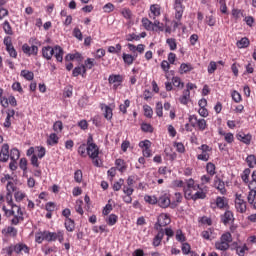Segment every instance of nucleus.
<instances>
[{
	"label": "nucleus",
	"instance_id": "1",
	"mask_svg": "<svg viewBox=\"0 0 256 256\" xmlns=\"http://www.w3.org/2000/svg\"><path fill=\"white\" fill-rule=\"evenodd\" d=\"M53 55L58 63H63V56L65 55V51L61 46L55 45L54 47H42V57L46 59V61H51V59H53Z\"/></svg>",
	"mask_w": 256,
	"mask_h": 256
},
{
	"label": "nucleus",
	"instance_id": "2",
	"mask_svg": "<svg viewBox=\"0 0 256 256\" xmlns=\"http://www.w3.org/2000/svg\"><path fill=\"white\" fill-rule=\"evenodd\" d=\"M87 156L90 157L93 161L95 167H102L103 161L99 159V146L95 144L93 140V135L89 134L87 138Z\"/></svg>",
	"mask_w": 256,
	"mask_h": 256
},
{
	"label": "nucleus",
	"instance_id": "3",
	"mask_svg": "<svg viewBox=\"0 0 256 256\" xmlns=\"http://www.w3.org/2000/svg\"><path fill=\"white\" fill-rule=\"evenodd\" d=\"M251 181L248 184L249 194H248V203L253 206V209H256V170L252 172Z\"/></svg>",
	"mask_w": 256,
	"mask_h": 256
},
{
	"label": "nucleus",
	"instance_id": "4",
	"mask_svg": "<svg viewBox=\"0 0 256 256\" xmlns=\"http://www.w3.org/2000/svg\"><path fill=\"white\" fill-rule=\"evenodd\" d=\"M46 241L48 243L59 241V243H63L65 241V232L63 230H58L57 232H49L46 230Z\"/></svg>",
	"mask_w": 256,
	"mask_h": 256
},
{
	"label": "nucleus",
	"instance_id": "5",
	"mask_svg": "<svg viewBox=\"0 0 256 256\" xmlns=\"http://www.w3.org/2000/svg\"><path fill=\"white\" fill-rule=\"evenodd\" d=\"M171 223V218L167 214H160L157 218V222L154 224L156 231H165L163 227H167Z\"/></svg>",
	"mask_w": 256,
	"mask_h": 256
},
{
	"label": "nucleus",
	"instance_id": "6",
	"mask_svg": "<svg viewBox=\"0 0 256 256\" xmlns=\"http://www.w3.org/2000/svg\"><path fill=\"white\" fill-rule=\"evenodd\" d=\"M3 44L6 47L8 55L13 59H17V50L15 49V46H13V39L11 36L4 37Z\"/></svg>",
	"mask_w": 256,
	"mask_h": 256
},
{
	"label": "nucleus",
	"instance_id": "7",
	"mask_svg": "<svg viewBox=\"0 0 256 256\" xmlns=\"http://www.w3.org/2000/svg\"><path fill=\"white\" fill-rule=\"evenodd\" d=\"M124 79L125 77L121 74H111L108 77V83L113 85L114 91H117V89H119V87H121L123 84Z\"/></svg>",
	"mask_w": 256,
	"mask_h": 256
},
{
	"label": "nucleus",
	"instance_id": "8",
	"mask_svg": "<svg viewBox=\"0 0 256 256\" xmlns=\"http://www.w3.org/2000/svg\"><path fill=\"white\" fill-rule=\"evenodd\" d=\"M235 208L238 213H247V202L243 199L241 194L235 195Z\"/></svg>",
	"mask_w": 256,
	"mask_h": 256
},
{
	"label": "nucleus",
	"instance_id": "9",
	"mask_svg": "<svg viewBox=\"0 0 256 256\" xmlns=\"http://www.w3.org/2000/svg\"><path fill=\"white\" fill-rule=\"evenodd\" d=\"M189 122L191 123L192 127H198L200 131H205L207 129V121L205 119H197V116L190 115Z\"/></svg>",
	"mask_w": 256,
	"mask_h": 256
},
{
	"label": "nucleus",
	"instance_id": "10",
	"mask_svg": "<svg viewBox=\"0 0 256 256\" xmlns=\"http://www.w3.org/2000/svg\"><path fill=\"white\" fill-rule=\"evenodd\" d=\"M175 19L181 21L183 19V13H185V5L183 0H174Z\"/></svg>",
	"mask_w": 256,
	"mask_h": 256
},
{
	"label": "nucleus",
	"instance_id": "11",
	"mask_svg": "<svg viewBox=\"0 0 256 256\" xmlns=\"http://www.w3.org/2000/svg\"><path fill=\"white\" fill-rule=\"evenodd\" d=\"M210 207L211 209H229V202L227 198L217 196L215 203H211Z\"/></svg>",
	"mask_w": 256,
	"mask_h": 256
},
{
	"label": "nucleus",
	"instance_id": "12",
	"mask_svg": "<svg viewBox=\"0 0 256 256\" xmlns=\"http://www.w3.org/2000/svg\"><path fill=\"white\" fill-rule=\"evenodd\" d=\"M157 205H159L161 209H167L168 207L171 209V197L169 194L165 193L159 196Z\"/></svg>",
	"mask_w": 256,
	"mask_h": 256
},
{
	"label": "nucleus",
	"instance_id": "13",
	"mask_svg": "<svg viewBox=\"0 0 256 256\" xmlns=\"http://www.w3.org/2000/svg\"><path fill=\"white\" fill-rule=\"evenodd\" d=\"M30 251L31 248H29L25 243H17L14 245V253H16V255H23V253H25V255H29Z\"/></svg>",
	"mask_w": 256,
	"mask_h": 256
},
{
	"label": "nucleus",
	"instance_id": "14",
	"mask_svg": "<svg viewBox=\"0 0 256 256\" xmlns=\"http://www.w3.org/2000/svg\"><path fill=\"white\" fill-rule=\"evenodd\" d=\"M214 187L221 193V195H225V193H227V189H225V182H223L219 176H215L214 178Z\"/></svg>",
	"mask_w": 256,
	"mask_h": 256
},
{
	"label": "nucleus",
	"instance_id": "15",
	"mask_svg": "<svg viewBox=\"0 0 256 256\" xmlns=\"http://www.w3.org/2000/svg\"><path fill=\"white\" fill-rule=\"evenodd\" d=\"M22 51L25 55H37L39 53V47L32 45L31 47L28 44L22 45Z\"/></svg>",
	"mask_w": 256,
	"mask_h": 256
},
{
	"label": "nucleus",
	"instance_id": "16",
	"mask_svg": "<svg viewBox=\"0 0 256 256\" xmlns=\"http://www.w3.org/2000/svg\"><path fill=\"white\" fill-rule=\"evenodd\" d=\"M17 207V215H14L11 220V225H19V223H23L25 221V217H23V210H21V206Z\"/></svg>",
	"mask_w": 256,
	"mask_h": 256
},
{
	"label": "nucleus",
	"instance_id": "17",
	"mask_svg": "<svg viewBox=\"0 0 256 256\" xmlns=\"http://www.w3.org/2000/svg\"><path fill=\"white\" fill-rule=\"evenodd\" d=\"M181 203H183V194L180 192H175L171 201V209H177Z\"/></svg>",
	"mask_w": 256,
	"mask_h": 256
},
{
	"label": "nucleus",
	"instance_id": "18",
	"mask_svg": "<svg viewBox=\"0 0 256 256\" xmlns=\"http://www.w3.org/2000/svg\"><path fill=\"white\" fill-rule=\"evenodd\" d=\"M221 221L224 225H229V223H233V221H235L233 212H231L230 210H226V212L221 216Z\"/></svg>",
	"mask_w": 256,
	"mask_h": 256
},
{
	"label": "nucleus",
	"instance_id": "19",
	"mask_svg": "<svg viewBox=\"0 0 256 256\" xmlns=\"http://www.w3.org/2000/svg\"><path fill=\"white\" fill-rule=\"evenodd\" d=\"M163 237H165V230L158 231L152 241L153 247H159V245H161V241H163Z\"/></svg>",
	"mask_w": 256,
	"mask_h": 256
},
{
	"label": "nucleus",
	"instance_id": "20",
	"mask_svg": "<svg viewBox=\"0 0 256 256\" xmlns=\"http://www.w3.org/2000/svg\"><path fill=\"white\" fill-rule=\"evenodd\" d=\"M17 228L13 226H8L7 228L2 229V235H5V237H17Z\"/></svg>",
	"mask_w": 256,
	"mask_h": 256
},
{
	"label": "nucleus",
	"instance_id": "21",
	"mask_svg": "<svg viewBox=\"0 0 256 256\" xmlns=\"http://www.w3.org/2000/svg\"><path fill=\"white\" fill-rule=\"evenodd\" d=\"M238 141H241L242 143H245V145L251 144L252 136L251 134H245L243 132L236 135Z\"/></svg>",
	"mask_w": 256,
	"mask_h": 256
},
{
	"label": "nucleus",
	"instance_id": "22",
	"mask_svg": "<svg viewBox=\"0 0 256 256\" xmlns=\"http://www.w3.org/2000/svg\"><path fill=\"white\" fill-rule=\"evenodd\" d=\"M64 227L66 231H68L69 233H73V231H75V220L71 218H66L64 222Z\"/></svg>",
	"mask_w": 256,
	"mask_h": 256
},
{
	"label": "nucleus",
	"instance_id": "23",
	"mask_svg": "<svg viewBox=\"0 0 256 256\" xmlns=\"http://www.w3.org/2000/svg\"><path fill=\"white\" fill-rule=\"evenodd\" d=\"M122 59L126 65H133L134 61L137 59V55H131L127 53L122 54Z\"/></svg>",
	"mask_w": 256,
	"mask_h": 256
},
{
	"label": "nucleus",
	"instance_id": "24",
	"mask_svg": "<svg viewBox=\"0 0 256 256\" xmlns=\"http://www.w3.org/2000/svg\"><path fill=\"white\" fill-rule=\"evenodd\" d=\"M85 73H87V68H85V66L81 65V66H77L73 69L72 76L79 77V75H85Z\"/></svg>",
	"mask_w": 256,
	"mask_h": 256
},
{
	"label": "nucleus",
	"instance_id": "25",
	"mask_svg": "<svg viewBox=\"0 0 256 256\" xmlns=\"http://www.w3.org/2000/svg\"><path fill=\"white\" fill-rule=\"evenodd\" d=\"M189 99H191V91L184 90L183 95L179 98V101L182 105H187L189 103Z\"/></svg>",
	"mask_w": 256,
	"mask_h": 256
},
{
	"label": "nucleus",
	"instance_id": "26",
	"mask_svg": "<svg viewBox=\"0 0 256 256\" xmlns=\"http://www.w3.org/2000/svg\"><path fill=\"white\" fill-rule=\"evenodd\" d=\"M230 245L227 242H224L223 240L217 241L215 243V249L218 251H227L229 249Z\"/></svg>",
	"mask_w": 256,
	"mask_h": 256
},
{
	"label": "nucleus",
	"instance_id": "27",
	"mask_svg": "<svg viewBox=\"0 0 256 256\" xmlns=\"http://www.w3.org/2000/svg\"><path fill=\"white\" fill-rule=\"evenodd\" d=\"M46 231H40L35 234V241L36 243H43L44 241H47Z\"/></svg>",
	"mask_w": 256,
	"mask_h": 256
},
{
	"label": "nucleus",
	"instance_id": "28",
	"mask_svg": "<svg viewBox=\"0 0 256 256\" xmlns=\"http://www.w3.org/2000/svg\"><path fill=\"white\" fill-rule=\"evenodd\" d=\"M150 11L153 15V19H155V17H159V15H161V6L158 4H152L150 6Z\"/></svg>",
	"mask_w": 256,
	"mask_h": 256
},
{
	"label": "nucleus",
	"instance_id": "29",
	"mask_svg": "<svg viewBox=\"0 0 256 256\" xmlns=\"http://www.w3.org/2000/svg\"><path fill=\"white\" fill-rule=\"evenodd\" d=\"M142 25L146 31H155V28H153V22H151L149 18H142Z\"/></svg>",
	"mask_w": 256,
	"mask_h": 256
},
{
	"label": "nucleus",
	"instance_id": "30",
	"mask_svg": "<svg viewBox=\"0 0 256 256\" xmlns=\"http://www.w3.org/2000/svg\"><path fill=\"white\" fill-rule=\"evenodd\" d=\"M129 107H131V101L129 99H126L124 101V104H120L119 105V111L123 114V115H127V109H129Z\"/></svg>",
	"mask_w": 256,
	"mask_h": 256
},
{
	"label": "nucleus",
	"instance_id": "31",
	"mask_svg": "<svg viewBox=\"0 0 256 256\" xmlns=\"http://www.w3.org/2000/svg\"><path fill=\"white\" fill-rule=\"evenodd\" d=\"M117 221H119V216H117V214H110L108 216V219H106V223L110 227H113V225H115Z\"/></svg>",
	"mask_w": 256,
	"mask_h": 256
},
{
	"label": "nucleus",
	"instance_id": "32",
	"mask_svg": "<svg viewBox=\"0 0 256 256\" xmlns=\"http://www.w3.org/2000/svg\"><path fill=\"white\" fill-rule=\"evenodd\" d=\"M190 71H193V65L191 63H182L180 65V73H189Z\"/></svg>",
	"mask_w": 256,
	"mask_h": 256
},
{
	"label": "nucleus",
	"instance_id": "33",
	"mask_svg": "<svg viewBox=\"0 0 256 256\" xmlns=\"http://www.w3.org/2000/svg\"><path fill=\"white\" fill-rule=\"evenodd\" d=\"M9 157H10L11 161H18L19 157H21V154L19 153V149L12 148L10 150Z\"/></svg>",
	"mask_w": 256,
	"mask_h": 256
},
{
	"label": "nucleus",
	"instance_id": "34",
	"mask_svg": "<svg viewBox=\"0 0 256 256\" xmlns=\"http://www.w3.org/2000/svg\"><path fill=\"white\" fill-rule=\"evenodd\" d=\"M21 76L24 77V79H26V81H33L35 74L29 70H22Z\"/></svg>",
	"mask_w": 256,
	"mask_h": 256
},
{
	"label": "nucleus",
	"instance_id": "35",
	"mask_svg": "<svg viewBox=\"0 0 256 256\" xmlns=\"http://www.w3.org/2000/svg\"><path fill=\"white\" fill-rule=\"evenodd\" d=\"M238 49H245L249 47V39L244 37L236 43Z\"/></svg>",
	"mask_w": 256,
	"mask_h": 256
},
{
	"label": "nucleus",
	"instance_id": "36",
	"mask_svg": "<svg viewBox=\"0 0 256 256\" xmlns=\"http://www.w3.org/2000/svg\"><path fill=\"white\" fill-rule=\"evenodd\" d=\"M59 143V136H57L55 133L50 134L49 138L47 139L48 145H57Z\"/></svg>",
	"mask_w": 256,
	"mask_h": 256
},
{
	"label": "nucleus",
	"instance_id": "37",
	"mask_svg": "<svg viewBox=\"0 0 256 256\" xmlns=\"http://www.w3.org/2000/svg\"><path fill=\"white\" fill-rule=\"evenodd\" d=\"M78 155H80V157H87V142L86 143H82L78 147Z\"/></svg>",
	"mask_w": 256,
	"mask_h": 256
},
{
	"label": "nucleus",
	"instance_id": "38",
	"mask_svg": "<svg viewBox=\"0 0 256 256\" xmlns=\"http://www.w3.org/2000/svg\"><path fill=\"white\" fill-rule=\"evenodd\" d=\"M172 84H173L174 87H180V89H183V87H185V83H183L181 81V78L178 77V76H174L172 78Z\"/></svg>",
	"mask_w": 256,
	"mask_h": 256
},
{
	"label": "nucleus",
	"instance_id": "39",
	"mask_svg": "<svg viewBox=\"0 0 256 256\" xmlns=\"http://www.w3.org/2000/svg\"><path fill=\"white\" fill-rule=\"evenodd\" d=\"M82 67H85V69H93V67H95V59L93 58H87L84 61V64L82 65Z\"/></svg>",
	"mask_w": 256,
	"mask_h": 256
},
{
	"label": "nucleus",
	"instance_id": "40",
	"mask_svg": "<svg viewBox=\"0 0 256 256\" xmlns=\"http://www.w3.org/2000/svg\"><path fill=\"white\" fill-rule=\"evenodd\" d=\"M104 117L107 119V121H111V119H113V109H111V107L105 106Z\"/></svg>",
	"mask_w": 256,
	"mask_h": 256
},
{
	"label": "nucleus",
	"instance_id": "41",
	"mask_svg": "<svg viewBox=\"0 0 256 256\" xmlns=\"http://www.w3.org/2000/svg\"><path fill=\"white\" fill-rule=\"evenodd\" d=\"M215 164H213L212 162H208L206 165V171L209 174L210 177H213V175H215V173H217L215 171Z\"/></svg>",
	"mask_w": 256,
	"mask_h": 256
},
{
	"label": "nucleus",
	"instance_id": "42",
	"mask_svg": "<svg viewBox=\"0 0 256 256\" xmlns=\"http://www.w3.org/2000/svg\"><path fill=\"white\" fill-rule=\"evenodd\" d=\"M143 110L145 117H147L148 119H151L153 117V108H151V106L145 104L143 106Z\"/></svg>",
	"mask_w": 256,
	"mask_h": 256
},
{
	"label": "nucleus",
	"instance_id": "43",
	"mask_svg": "<svg viewBox=\"0 0 256 256\" xmlns=\"http://www.w3.org/2000/svg\"><path fill=\"white\" fill-rule=\"evenodd\" d=\"M251 175V169L246 168L242 175H241V179L244 183H251V181H249V176Z\"/></svg>",
	"mask_w": 256,
	"mask_h": 256
},
{
	"label": "nucleus",
	"instance_id": "44",
	"mask_svg": "<svg viewBox=\"0 0 256 256\" xmlns=\"http://www.w3.org/2000/svg\"><path fill=\"white\" fill-rule=\"evenodd\" d=\"M166 43H167L170 51H175L177 49V41L175 40V38H168L166 40Z\"/></svg>",
	"mask_w": 256,
	"mask_h": 256
},
{
	"label": "nucleus",
	"instance_id": "45",
	"mask_svg": "<svg viewBox=\"0 0 256 256\" xmlns=\"http://www.w3.org/2000/svg\"><path fill=\"white\" fill-rule=\"evenodd\" d=\"M144 201L149 205H157L158 198L156 196L145 195Z\"/></svg>",
	"mask_w": 256,
	"mask_h": 256
},
{
	"label": "nucleus",
	"instance_id": "46",
	"mask_svg": "<svg viewBox=\"0 0 256 256\" xmlns=\"http://www.w3.org/2000/svg\"><path fill=\"white\" fill-rule=\"evenodd\" d=\"M3 30L6 35H13V28H11V24L7 20L3 23Z\"/></svg>",
	"mask_w": 256,
	"mask_h": 256
},
{
	"label": "nucleus",
	"instance_id": "47",
	"mask_svg": "<svg viewBox=\"0 0 256 256\" xmlns=\"http://www.w3.org/2000/svg\"><path fill=\"white\" fill-rule=\"evenodd\" d=\"M6 201L12 209H15V207H17V204L13 203V193L11 192L6 193Z\"/></svg>",
	"mask_w": 256,
	"mask_h": 256
},
{
	"label": "nucleus",
	"instance_id": "48",
	"mask_svg": "<svg viewBox=\"0 0 256 256\" xmlns=\"http://www.w3.org/2000/svg\"><path fill=\"white\" fill-rule=\"evenodd\" d=\"M115 165L116 167H119L118 171H120L121 173H123V171L127 169V167H125V161L123 159H116Z\"/></svg>",
	"mask_w": 256,
	"mask_h": 256
},
{
	"label": "nucleus",
	"instance_id": "49",
	"mask_svg": "<svg viewBox=\"0 0 256 256\" xmlns=\"http://www.w3.org/2000/svg\"><path fill=\"white\" fill-rule=\"evenodd\" d=\"M187 238H185V234H183V230L178 229L176 231V241H179L180 243H185Z\"/></svg>",
	"mask_w": 256,
	"mask_h": 256
},
{
	"label": "nucleus",
	"instance_id": "50",
	"mask_svg": "<svg viewBox=\"0 0 256 256\" xmlns=\"http://www.w3.org/2000/svg\"><path fill=\"white\" fill-rule=\"evenodd\" d=\"M27 197V194L24 192L18 191L14 193V199L17 201V203H21V201L24 200V198Z\"/></svg>",
	"mask_w": 256,
	"mask_h": 256
},
{
	"label": "nucleus",
	"instance_id": "51",
	"mask_svg": "<svg viewBox=\"0 0 256 256\" xmlns=\"http://www.w3.org/2000/svg\"><path fill=\"white\" fill-rule=\"evenodd\" d=\"M220 240L224 241L225 243H228L229 245L233 241V236L229 232H226L222 234Z\"/></svg>",
	"mask_w": 256,
	"mask_h": 256
},
{
	"label": "nucleus",
	"instance_id": "52",
	"mask_svg": "<svg viewBox=\"0 0 256 256\" xmlns=\"http://www.w3.org/2000/svg\"><path fill=\"white\" fill-rule=\"evenodd\" d=\"M232 17L235 19V21H239L241 17H243V11L240 9H232Z\"/></svg>",
	"mask_w": 256,
	"mask_h": 256
},
{
	"label": "nucleus",
	"instance_id": "53",
	"mask_svg": "<svg viewBox=\"0 0 256 256\" xmlns=\"http://www.w3.org/2000/svg\"><path fill=\"white\" fill-rule=\"evenodd\" d=\"M207 197V194L203 191H197L195 194H193L192 201H197V199H205Z\"/></svg>",
	"mask_w": 256,
	"mask_h": 256
},
{
	"label": "nucleus",
	"instance_id": "54",
	"mask_svg": "<svg viewBox=\"0 0 256 256\" xmlns=\"http://www.w3.org/2000/svg\"><path fill=\"white\" fill-rule=\"evenodd\" d=\"M141 130L144 133H153V126L151 124H148V123H142L141 124Z\"/></svg>",
	"mask_w": 256,
	"mask_h": 256
},
{
	"label": "nucleus",
	"instance_id": "55",
	"mask_svg": "<svg viewBox=\"0 0 256 256\" xmlns=\"http://www.w3.org/2000/svg\"><path fill=\"white\" fill-rule=\"evenodd\" d=\"M53 131H55V133H61V131H63V122L56 121L53 124Z\"/></svg>",
	"mask_w": 256,
	"mask_h": 256
},
{
	"label": "nucleus",
	"instance_id": "56",
	"mask_svg": "<svg viewBox=\"0 0 256 256\" xmlns=\"http://www.w3.org/2000/svg\"><path fill=\"white\" fill-rule=\"evenodd\" d=\"M182 253L183 255H189V253L191 252V245L187 242L182 243Z\"/></svg>",
	"mask_w": 256,
	"mask_h": 256
},
{
	"label": "nucleus",
	"instance_id": "57",
	"mask_svg": "<svg viewBox=\"0 0 256 256\" xmlns=\"http://www.w3.org/2000/svg\"><path fill=\"white\" fill-rule=\"evenodd\" d=\"M74 181H76V183H81V181H83V171H81V170L75 171Z\"/></svg>",
	"mask_w": 256,
	"mask_h": 256
},
{
	"label": "nucleus",
	"instance_id": "58",
	"mask_svg": "<svg viewBox=\"0 0 256 256\" xmlns=\"http://www.w3.org/2000/svg\"><path fill=\"white\" fill-rule=\"evenodd\" d=\"M217 71V62L211 61L208 65V73L209 75H213Z\"/></svg>",
	"mask_w": 256,
	"mask_h": 256
},
{
	"label": "nucleus",
	"instance_id": "59",
	"mask_svg": "<svg viewBox=\"0 0 256 256\" xmlns=\"http://www.w3.org/2000/svg\"><path fill=\"white\" fill-rule=\"evenodd\" d=\"M245 251H249V247H247V244H244L243 246L237 248L236 253L238 256H245Z\"/></svg>",
	"mask_w": 256,
	"mask_h": 256
},
{
	"label": "nucleus",
	"instance_id": "60",
	"mask_svg": "<svg viewBox=\"0 0 256 256\" xmlns=\"http://www.w3.org/2000/svg\"><path fill=\"white\" fill-rule=\"evenodd\" d=\"M155 112L158 117H163V103L161 102L156 103Z\"/></svg>",
	"mask_w": 256,
	"mask_h": 256
},
{
	"label": "nucleus",
	"instance_id": "61",
	"mask_svg": "<svg viewBox=\"0 0 256 256\" xmlns=\"http://www.w3.org/2000/svg\"><path fill=\"white\" fill-rule=\"evenodd\" d=\"M123 183H125V180L120 178L119 181L114 183L113 190L114 191H121V187H123Z\"/></svg>",
	"mask_w": 256,
	"mask_h": 256
},
{
	"label": "nucleus",
	"instance_id": "62",
	"mask_svg": "<svg viewBox=\"0 0 256 256\" xmlns=\"http://www.w3.org/2000/svg\"><path fill=\"white\" fill-rule=\"evenodd\" d=\"M231 95H232V99H233V101H235V103H241L242 98H241V94L239 92L234 90Z\"/></svg>",
	"mask_w": 256,
	"mask_h": 256
},
{
	"label": "nucleus",
	"instance_id": "63",
	"mask_svg": "<svg viewBox=\"0 0 256 256\" xmlns=\"http://www.w3.org/2000/svg\"><path fill=\"white\" fill-rule=\"evenodd\" d=\"M121 14L123 15V18L124 19H131L132 17V13H131V10L129 8H124L122 11H121Z\"/></svg>",
	"mask_w": 256,
	"mask_h": 256
},
{
	"label": "nucleus",
	"instance_id": "64",
	"mask_svg": "<svg viewBox=\"0 0 256 256\" xmlns=\"http://www.w3.org/2000/svg\"><path fill=\"white\" fill-rule=\"evenodd\" d=\"M13 91H18V93H23V87L21 86L20 82H14L12 84Z\"/></svg>",
	"mask_w": 256,
	"mask_h": 256
}]
</instances>
